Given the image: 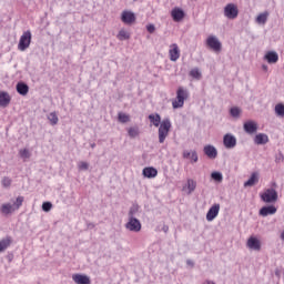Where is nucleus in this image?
<instances>
[{"label": "nucleus", "mask_w": 284, "mask_h": 284, "mask_svg": "<svg viewBox=\"0 0 284 284\" xmlns=\"http://www.w3.org/2000/svg\"><path fill=\"white\" fill-rule=\"evenodd\" d=\"M24 197L23 196H18L13 204L11 203H4L1 205L0 211L2 214L8 216V214H12V212H17L23 205Z\"/></svg>", "instance_id": "f257e3e1"}, {"label": "nucleus", "mask_w": 284, "mask_h": 284, "mask_svg": "<svg viewBox=\"0 0 284 284\" xmlns=\"http://www.w3.org/2000/svg\"><path fill=\"white\" fill-rule=\"evenodd\" d=\"M190 97L187 90L183 87H179L176 91V99L172 102V106L174 110H179V108H183L185 105V100Z\"/></svg>", "instance_id": "f03ea898"}, {"label": "nucleus", "mask_w": 284, "mask_h": 284, "mask_svg": "<svg viewBox=\"0 0 284 284\" xmlns=\"http://www.w3.org/2000/svg\"><path fill=\"white\" fill-rule=\"evenodd\" d=\"M172 128V122L169 118L164 119L160 123L159 128V143H165V139H168V135L170 134V129Z\"/></svg>", "instance_id": "7ed1b4c3"}, {"label": "nucleus", "mask_w": 284, "mask_h": 284, "mask_svg": "<svg viewBox=\"0 0 284 284\" xmlns=\"http://www.w3.org/2000/svg\"><path fill=\"white\" fill-rule=\"evenodd\" d=\"M260 196L263 203H276L278 201V192L274 187L266 189Z\"/></svg>", "instance_id": "20e7f679"}, {"label": "nucleus", "mask_w": 284, "mask_h": 284, "mask_svg": "<svg viewBox=\"0 0 284 284\" xmlns=\"http://www.w3.org/2000/svg\"><path fill=\"white\" fill-rule=\"evenodd\" d=\"M30 43H32V32L28 30L24 31L23 34L20 37L18 50H20V52H26V50L30 48Z\"/></svg>", "instance_id": "39448f33"}, {"label": "nucleus", "mask_w": 284, "mask_h": 284, "mask_svg": "<svg viewBox=\"0 0 284 284\" xmlns=\"http://www.w3.org/2000/svg\"><path fill=\"white\" fill-rule=\"evenodd\" d=\"M206 45L210 48V50H213L216 54L223 50V44L221 43V40L216 38V36H209L206 39Z\"/></svg>", "instance_id": "423d86ee"}, {"label": "nucleus", "mask_w": 284, "mask_h": 284, "mask_svg": "<svg viewBox=\"0 0 284 284\" xmlns=\"http://www.w3.org/2000/svg\"><path fill=\"white\" fill-rule=\"evenodd\" d=\"M224 17L226 19H236L239 17V7L234 3H229L224 8Z\"/></svg>", "instance_id": "0eeeda50"}, {"label": "nucleus", "mask_w": 284, "mask_h": 284, "mask_svg": "<svg viewBox=\"0 0 284 284\" xmlns=\"http://www.w3.org/2000/svg\"><path fill=\"white\" fill-rule=\"evenodd\" d=\"M125 229L129 230V232H141V221L136 217H129Z\"/></svg>", "instance_id": "6e6552de"}, {"label": "nucleus", "mask_w": 284, "mask_h": 284, "mask_svg": "<svg viewBox=\"0 0 284 284\" xmlns=\"http://www.w3.org/2000/svg\"><path fill=\"white\" fill-rule=\"evenodd\" d=\"M223 145L226 148V150H233V148H236V136H234L232 133H226L223 136Z\"/></svg>", "instance_id": "1a4fd4ad"}, {"label": "nucleus", "mask_w": 284, "mask_h": 284, "mask_svg": "<svg viewBox=\"0 0 284 284\" xmlns=\"http://www.w3.org/2000/svg\"><path fill=\"white\" fill-rule=\"evenodd\" d=\"M219 212H221V204H213L206 213V221H214L219 216Z\"/></svg>", "instance_id": "9d476101"}, {"label": "nucleus", "mask_w": 284, "mask_h": 284, "mask_svg": "<svg viewBox=\"0 0 284 284\" xmlns=\"http://www.w3.org/2000/svg\"><path fill=\"white\" fill-rule=\"evenodd\" d=\"M243 129H244V132H246V134H255V132H257L258 130V123H256L253 120H248L244 122Z\"/></svg>", "instance_id": "9b49d317"}, {"label": "nucleus", "mask_w": 284, "mask_h": 284, "mask_svg": "<svg viewBox=\"0 0 284 284\" xmlns=\"http://www.w3.org/2000/svg\"><path fill=\"white\" fill-rule=\"evenodd\" d=\"M169 57L170 61H179L181 57V49H179V44L173 43L170 45Z\"/></svg>", "instance_id": "f8f14e48"}, {"label": "nucleus", "mask_w": 284, "mask_h": 284, "mask_svg": "<svg viewBox=\"0 0 284 284\" xmlns=\"http://www.w3.org/2000/svg\"><path fill=\"white\" fill-rule=\"evenodd\" d=\"M246 245L250 250H254L255 252H261V240L256 236H250Z\"/></svg>", "instance_id": "ddd939ff"}, {"label": "nucleus", "mask_w": 284, "mask_h": 284, "mask_svg": "<svg viewBox=\"0 0 284 284\" xmlns=\"http://www.w3.org/2000/svg\"><path fill=\"white\" fill-rule=\"evenodd\" d=\"M121 21H123L126 26H132V23L136 21V16L132 11H123L121 14Z\"/></svg>", "instance_id": "4468645a"}, {"label": "nucleus", "mask_w": 284, "mask_h": 284, "mask_svg": "<svg viewBox=\"0 0 284 284\" xmlns=\"http://www.w3.org/2000/svg\"><path fill=\"white\" fill-rule=\"evenodd\" d=\"M171 17H172L173 21L179 23V21H183V19H185V11H183V9H181L179 7H175L171 11Z\"/></svg>", "instance_id": "2eb2a0df"}, {"label": "nucleus", "mask_w": 284, "mask_h": 284, "mask_svg": "<svg viewBox=\"0 0 284 284\" xmlns=\"http://www.w3.org/2000/svg\"><path fill=\"white\" fill-rule=\"evenodd\" d=\"M276 212H277L276 206H274V205H266V206H263V207L260 210L258 214H260V216L265 217V216H272V215L275 214Z\"/></svg>", "instance_id": "dca6fc26"}, {"label": "nucleus", "mask_w": 284, "mask_h": 284, "mask_svg": "<svg viewBox=\"0 0 284 284\" xmlns=\"http://www.w3.org/2000/svg\"><path fill=\"white\" fill-rule=\"evenodd\" d=\"M72 281H74L77 284H92L90 276L83 274H73Z\"/></svg>", "instance_id": "f3484780"}, {"label": "nucleus", "mask_w": 284, "mask_h": 284, "mask_svg": "<svg viewBox=\"0 0 284 284\" xmlns=\"http://www.w3.org/2000/svg\"><path fill=\"white\" fill-rule=\"evenodd\" d=\"M204 154L209 159H216V156H219V151H216V148H214V145L207 144L204 146Z\"/></svg>", "instance_id": "a211bd4d"}, {"label": "nucleus", "mask_w": 284, "mask_h": 284, "mask_svg": "<svg viewBox=\"0 0 284 284\" xmlns=\"http://www.w3.org/2000/svg\"><path fill=\"white\" fill-rule=\"evenodd\" d=\"M255 145H266V143H270V136L265 133H258L254 138Z\"/></svg>", "instance_id": "6ab92c4d"}, {"label": "nucleus", "mask_w": 284, "mask_h": 284, "mask_svg": "<svg viewBox=\"0 0 284 284\" xmlns=\"http://www.w3.org/2000/svg\"><path fill=\"white\" fill-rule=\"evenodd\" d=\"M10 101H12V98H10V94L6 91L0 92V108H8L10 105Z\"/></svg>", "instance_id": "aec40b11"}, {"label": "nucleus", "mask_w": 284, "mask_h": 284, "mask_svg": "<svg viewBox=\"0 0 284 284\" xmlns=\"http://www.w3.org/2000/svg\"><path fill=\"white\" fill-rule=\"evenodd\" d=\"M16 90L18 94H21V97L28 95V92H30V87L26 82H18L16 85Z\"/></svg>", "instance_id": "412c9836"}, {"label": "nucleus", "mask_w": 284, "mask_h": 284, "mask_svg": "<svg viewBox=\"0 0 284 284\" xmlns=\"http://www.w3.org/2000/svg\"><path fill=\"white\" fill-rule=\"evenodd\" d=\"M142 174L145 176V179H155V176L159 174V171L154 169V166H148L143 169Z\"/></svg>", "instance_id": "4be33fe9"}, {"label": "nucleus", "mask_w": 284, "mask_h": 284, "mask_svg": "<svg viewBox=\"0 0 284 284\" xmlns=\"http://www.w3.org/2000/svg\"><path fill=\"white\" fill-rule=\"evenodd\" d=\"M258 183V172H253L250 179L244 182V187H254Z\"/></svg>", "instance_id": "5701e85b"}, {"label": "nucleus", "mask_w": 284, "mask_h": 284, "mask_svg": "<svg viewBox=\"0 0 284 284\" xmlns=\"http://www.w3.org/2000/svg\"><path fill=\"white\" fill-rule=\"evenodd\" d=\"M10 245H12V237L8 235L0 241V253L6 252Z\"/></svg>", "instance_id": "b1692460"}, {"label": "nucleus", "mask_w": 284, "mask_h": 284, "mask_svg": "<svg viewBox=\"0 0 284 284\" xmlns=\"http://www.w3.org/2000/svg\"><path fill=\"white\" fill-rule=\"evenodd\" d=\"M265 61H267V63H277L278 62V53H276V51H268L265 55H264Z\"/></svg>", "instance_id": "393cba45"}, {"label": "nucleus", "mask_w": 284, "mask_h": 284, "mask_svg": "<svg viewBox=\"0 0 284 284\" xmlns=\"http://www.w3.org/2000/svg\"><path fill=\"white\" fill-rule=\"evenodd\" d=\"M267 17H270V12L267 11L260 13L256 18V23L265 26V23H267Z\"/></svg>", "instance_id": "a878e982"}, {"label": "nucleus", "mask_w": 284, "mask_h": 284, "mask_svg": "<svg viewBox=\"0 0 284 284\" xmlns=\"http://www.w3.org/2000/svg\"><path fill=\"white\" fill-rule=\"evenodd\" d=\"M149 121L151 123H153V125L155 128H159V125H161V115L159 113H156L155 115L154 114H150L149 115Z\"/></svg>", "instance_id": "bb28decb"}, {"label": "nucleus", "mask_w": 284, "mask_h": 284, "mask_svg": "<svg viewBox=\"0 0 284 284\" xmlns=\"http://www.w3.org/2000/svg\"><path fill=\"white\" fill-rule=\"evenodd\" d=\"M275 114H276V116L284 119V104L283 103H277L275 105Z\"/></svg>", "instance_id": "cd10ccee"}, {"label": "nucleus", "mask_w": 284, "mask_h": 284, "mask_svg": "<svg viewBox=\"0 0 284 284\" xmlns=\"http://www.w3.org/2000/svg\"><path fill=\"white\" fill-rule=\"evenodd\" d=\"M186 187H187V194H192V192L196 190V181H194L193 179H189Z\"/></svg>", "instance_id": "c85d7f7f"}, {"label": "nucleus", "mask_w": 284, "mask_h": 284, "mask_svg": "<svg viewBox=\"0 0 284 284\" xmlns=\"http://www.w3.org/2000/svg\"><path fill=\"white\" fill-rule=\"evenodd\" d=\"M211 179L213 181H216L217 183H221L223 181V173L219 171H214L213 173H211Z\"/></svg>", "instance_id": "c756f323"}, {"label": "nucleus", "mask_w": 284, "mask_h": 284, "mask_svg": "<svg viewBox=\"0 0 284 284\" xmlns=\"http://www.w3.org/2000/svg\"><path fill=\"white\" fill-rule=\"evenodd\" d=\"M230 114L233 116V119H239L241 116V108L233 106L230 109Z\"/></svg>", "instance_id": "7c9ffc66"}, {"label": "nucleus", "mask_w": 284, "mask_h": 284, "mask_svg": "<svg viewBox=\"0 0 284 284\" xmlns=\"http://www.w3.org/2000/svg\"><path fill=\"white\" fill-rule=\"evenodd\" d=\"M48 120L50 121V124H51V125H57V123H59V116L57 115L55 112H51V113L48 115Z\"/></svg>", "instance_id": "2f4dec72"}, {"label": "nucleus", "mask_w": 284, "mask_h": 284, "mask_svg": "<svg viewBox=\"0 0 284 284\" xmlns=\"http://www.w3.org/2000/svg\"><path fill=\"white\" fill-rule=\"evenodd\" d=\"M118 39H119V41H125V40L130 39V33L125 30H120L118 33Z\"/></svg>", "instance_id": "473e14b6"}, {"label": "nucleus", "mask_w": 284, "mask_h": 284, "mask_svg": "<svg viewBox=\"0 0 284 284\" xmlns=\"http://www.w3.org/2000/svg\"><path fill=\"white\" fill-rule=\"evenodd\" d=\"M190 77H192L193 79H196L197 81H200L202 74L201 71L199 70V68H194L190 71Z\"/></svg>", "instance_id": "72a5a7b5"}, {"label": "nucleus", "mask_w": 284, "mask_h": 284, "mask_svg": "<svg viewBox=\"0 0 284 284\" xmlns=\"http://www.w3.org/2000/svg\"><path fill=\"white\" fill-rule=\"evenodd\" d=\"M138 212H139V204H133L129 210V219H134Z\"/></svg>", "instance_id": "f704fd0d"}, {"label": "nucleus", "mask_w": 284, "mask_h": 284, "mask_svg": "<svg viewBox=\"0 0 284 284\" xmlns=\"http://www.w3.org/2000/svg\"><path fill=\"white\" fill-rule=\"evenodd\" d=\"M118 121L120 123H128V122H130V115H128L125 113H119L118 114Z\"/></svg>", "instance_id": "c9c22d12"}, {"label": "nucleus", "mask_w": 284, "mask_h": 284, "mask_svg": "<svg viewBox=\"0 0 284 284\" xmlns=\"http://www.w3.org/2000/svg\"><path fill=\"white\" fill-rule=\"evenodd\" d=\"M129 136H131V139H136V136H139V129L138 128H130L128 131Z\"/></svg>", "instance_id": "e433bc0d"}, {"label": "nucleus", "mask_w": 284, "mask_h": 284, "mask_svg": "<svg viewBox=\"0 0 284 284\" xmlns=\"http://www.w3.org/2000/svg\"><path fill=\"white\" fill-rule=\"evenodd\" d=\"M19 155L21 159H30V151L28 149L20 150Z\"/></svg>", "instance_id": "4c0bfd02"}, {"label": "nucleus", "mask_w": 284, "mask_h": 284, "mask_svg": "<svg viewBox=\"0 0 284 284\" xmlns=\"http://www.w3.org/2000/svg\"><path fill=\"white\" fill-rule=\"evenodd\" d=\"M1 183L3 187H10V185H12V179L4 176Z\"/></svg>", "instance_id": "58836bf2"}, {"label": "nucleus", "mask_w": 284, "mask_h": 284, "mask_svg": "<svg viewBox=\"0 0 284 284\" xmlns=\"http://www.w3.org/2000/svg\"><path fill=\"white\" fill-rule=\"evenodd\" d=\"M78 168H79V170L88 171V170H90V164L88 162H80Z\"/></svg>", "instance_id": "ea45409f"}, {"label": "nucleus", "mask_w": 284, "mask_h": 284, "mask_svg": "<svg viewBox=\"0 0 284 284\" xmlns=\"http://www.w3.org/2000/svg\"><path fill=\"white\" fill-rule=\"evenodd\" d=\"M42 210H43V212H50V210H52V203L51 202H43L42 203Z\"/></svg>", "instance_id": "a19ab883"}, {"label": "nucleus", "mask_w": 284, "mask_h": 284, "mask_svg": "<svg viewBox=\"0 0 284 284\" xmlns=\"http://www.w3.org/2000/svg\"><path fill=\"white\" fill-rule=\"evenodd\" d=\"M283 161H284L283 152H280L278 154L275 155V163H283Z\"/></svg>", "instance_id": "79ce46f5"}, {"label": "nucleus", "mask_w": 284, "mask_h": 284, "mask_svg": "<svg viewBox=\"0 0 284 284\" xmlns=\"http://www.w3.org/2000/svg\"><path fill=\"white\" fill-rule=\"evenodd\" d=\"M146 30L150 34H154V31L156 30V27H154V24H148Z\"/></svg>", "instance_id": "37998d69"}, {"label": "nucleus", "mask_w": 284, "mask_h": 284, "mask_svg": "<svg viewBox=\"0 0 284 284\" xmlns=\"http://www.w3.org/2000/svg\"><path fill=\"white\" fill-rule=\"evenodd\" d=\"M191 159H192L193 163H196L199 161V154L196 153V151H193L191 153Z\"/></svg>", "instance_id": "c03bdc74"}, {"label": "nucleus", "mask_w": 284, "mask_h": 284, "mask_svg": "<svg viewBox=\"0 0 284 284\" xmlns=\"http://www.w3.org/2000/svg\"><path fill=\"white\" fill-rule=\"evenodd\" d=\"M190 156H192L190 151H183V159H190Z\"/></svg>", "instance_id": "a18cd8bd"}, {"label": "nucleus", "mask_w": 284, "mask_h": 284, "mask_svg": "<svg viewBox=\"0 0 284 284\" xmlns=\"http://www.w3.org/2000/svg\"><path fill=\"white\" fill-rule=\"evenodd\" d=\"M162 232H164L165 234H168V232H170V226H168V225H163V227H162Z\"/></svg>", "instance_id": "49530a36"}, {"label": "nucleus", "mask_w": 284, "mask_h": 284, "mask_svg": "<svg viewBox=\"0 0 284 284\" xmlns=\"http://www.w3.org/2000/svg\"><path fill=\"white\" fill-rule=\"evenodd\" d=\"M87 226H88L89 230H94V224L93 223H88Z\"/></svg>", "instance_id": "de8ad7c7"}, {"label": "nucleus", "mask_w": 284, "mask_h": 284, "mask_svg": "<svg viewBox=\"0 0 284 284\" xmlns=\"http://www.w3.org/2000/svg\"><path fill=\"white\" fill-rule=\"evenodd\" d=\"M186 265H191V267H194V262H192V260H187Z\"/></svg>", "instance_id": "09e8293b"}, {"label": "nucleus", "mask_w": 284, "mask_h": 284, "mask_svg": "<svg viewBox=\"0 0 284 284\" xmlns=\"http://www.w3.org/2000/svg\"><path fill=\"white\" fill-rule=\"evenodd\" d=\"M275 276H277V278H281V271L278 268L275 270Z\"/></svg>", "instance_id": "8fccbe9b"}, {"label": "nucleus", "mask_w": 284, "mask_h": 284, "mask_svg": "<svg viewBox=\"0 0 284 284\" xmlns=\"http://www.w3.org/2000/svg\"><path fill=\"white\" fill-rule=\"evenodd\" d=\"M7 258H8V261H9V262H11V261H12V258H14V255L9 254V255L7 256Z\"/></svg>", "instance_id": "3c124183"}, {"label": "nucleus", "mask_w": 284, "mask_h": 284, "mask_svg": "<svg viewBox=\"0 0 284 284\" xmlns=\"http://www.w3.org/2000/svg\"><path fill=\"white\" fill-rule=\"evenodd\" d=\"M262 69L264 70V72H267V65L266 64H263Z\"/></svg>", "instance_id": "603ef678"}, {"label": "nucleus", "mask_w": 284, "mask_h": 284, "mask_svg": "<svg viewBox=\"0 0 284 284\" xmlns=\"http://www.w3.org/2000/svg\"><path fill=\"white\" fill-rule=\"evenodd\" d=\"M281 240L284 241V231L281 233Z\"/></svg>", "instance_id": "864d4df0"}, {"label": "nucleus", "mask_w": 284, "mask_h": 284, "mask_svg": "<svg viewBox=\"0 0 284 284\" xmlns=\"http://www.w3.org/2000/svg\"><path fill=\"white\" fill-rule=\"evenodd\" d=\"M91 148H92V149L97 148V143H92V144H91Z\"/></svg>", "instance_id": "5fc2aeb1"}, {"label": "nucleus", "mask_w": 284, "mask_h": 284, "mask_svg": "<svg viewBox=\"0 0 284 284\" xmlns=\"http://www.w3.org/2000/svg\"><path fill=\"white\" fill-rule=\"evenodd\" d=\"M272 185H273V187H277L276 182H273Z\"/></svg>", "instance_id": "6e6d98bb"}]
</instances>
